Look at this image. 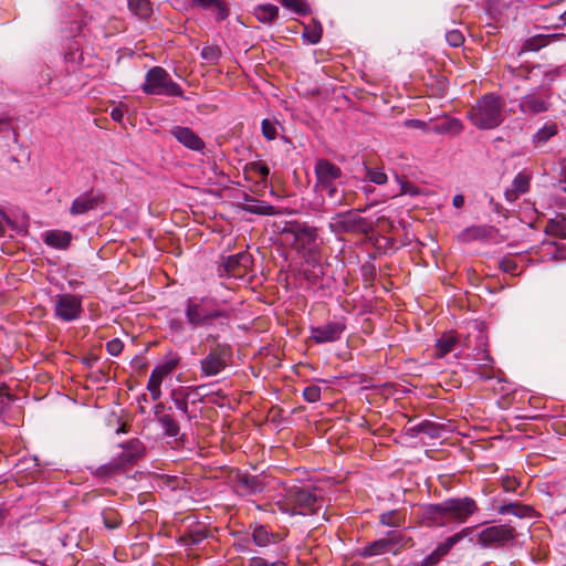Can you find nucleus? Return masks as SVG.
I'll return each mask as SVG.
<instances>
[{
  "mask_svg": "<svg viewBox=\"0 0 566 566\" xmlns=\"http://www.w3.org/2000/svg\"><path fill=\"white\" fill-rule=\"evenodd\" d=\"M504 99L488 93L478 98L475 104L467 112L469 122L481 130H490L499 127L504 122Z\"/></svg>",
  "mask_w": 566,
  "mask_h": 566,
  "instance_id": "obj_1",
  "label": "nucleus"
},
{
  "mask_svg": "<svg viewBox=\"0 0 566 566\" xmlns=\"http://www.w3.org/2000/svg\"><path fill=\"white\" fill-rule=\"evenodd\" d=\"M415 546V541L403 531H389L381 538L375 539L356 551L361 558H370L385 554L399 555L402 551Z\"/></svg>",
  "mask_w": 566,
  "mask_h": 566,
  "instance_id": "obj_2",
  "label": "nucleus"
},
{
  "mask_svg": "<svg viewBox=\"0 0 566 566\" xmlns=\"http://www.w3.org/2000/svg\"><path fill=\"white\" fill-rule=\"evenodd\" d=\"M321 501L316 494L307 489L292 488L287 491L285 499L276 503L281 512L294 514H315L321 507Z\"/></svg>",
  "mask_w": 566,
  "mask_h": 566,
  "instance_id": "obj_3",
  "label": "nucleus"
},
{
  "mask_svg": "<svg viewBox=\"0 0 566 566\" xmlns=\"http://www.w3.org/2000/svg\"><path fill=\"white\" fill-rule=\"evenodd\" d=\"M142 90L147 95L182 96L181 86L161 66H154L146 73Z\"/></svg>",
  "mask_w": 566,
  "mask_h": 566,
  "instance_id": "obj_4",
  "label": "nucleus"
},
{
  "mask_svg": "<svg viewBox=\"0 0 566 566\" xmlns=\"http://www.w3.org/2000/svg\"><path fill=\"white\" fill-rule=\"evenodd\" d=\"M208 342H212L208 354L201 359L200 367L205 376H216L220 374L232 358V349L228 344L217 342V336L209 335Z\"/></svg>",
  "mask_w": 566,
  "mask_h": 566,
  "instance_id": "obj_5",
  "label": "nucleus"
},
{
  "mask_svg": "<svg viewBox=\"0 0 566 566\" xmlns=\"http://www.w3.org/2000/svg\"><path fill=\"white\" fill-rule=\"evenodd\" d=\"M210 301L207 298H201L197 301L196 298H188L186 303V318L187 322L193 326H203L209 324L211 321L229 316L226 310L211 308L209 306Z\"/></svg>",
  "mask_w": 566,
  "mask_h": 566,
  "instance_id": "obj_6",
  "label": "nucleus"
},
{
  "mask_svg": "<svg viewBox=\"0 0 566 566\" xmlns=\"http://www.w3.org/2000/svg\"><path fill=\"white\" fill-rule=\"evenodd\" d=\"M283 239L297 250L305 249L317 239V229L306 223L293 221L287 222L281 231Z\"/></svg>",
  "mask_w": 566,
  "mask_h": 566,
  "instance_id": "obj_7",
  "label": "nucleus"
},
{
  "mask_svg": "<svg viewBox=\"0 0 566 566\" xmlns=\"http://www.w3.org/2000/svg\"><path fill=\"white\" fill-rule=\"evenodd\" d=\"M443 506L449 524H463L479 512L476 501L470 496L448 499L443 501Z\"/></svg>",
  "mask_w": 566,
  "mask_h": 566,
  "instance_id": "obj_8",
  "label": "nucleus"
},
{
  "mask_svg": "<svg viewBox=\"0 0 566 566\" xmlns=\"http://www.w3.org/2000/svg\"><path fill=\"white\" fill-rule=\"evenodd\" d=\"M180 364V356L177 353H168L164 360L157 365L148 379L147 389L154 401L161 397V382L165 377L170 375Z\"/></svg>",
  "mask_w": 566,
  "mask_h": 566,
  "instance_id": "obj_9",
  "label": "nucleus"
},
{
  "mask_svg": "<svg viewBox=\"0 0 566 566\" xmlns=\"http://www.w3.org/2000/svg\"><path fill=\"white\" fill-rule=\"evenodd\" d=\"M83 297L81 295L64 293L54 297V316L61 322H73L83 313Z\"/></svg>",
  "mask_w": 566,
  "mask_h": 566,
  "instance_id": "obj_10",
  "label": "nucleus"
},
{
  "mask_svg": "<svg viewBox=\"0 0 566 566\" xmlns=\"http://www.w3.org/2000/svg\"><path fill=\"white\" fill-rule=\"evenodd\" d=\"M516 531L509 524L493 525L478 534V544L483 548L500 547L514 541Z\"/></svg>",
  "mask_w": 566,
  "mask_h": 566,
  "instance_id": "obj_11",
  "label": "nucleus"
},
{
  "mask_svg": "<svg viewBox=\"0 0 566 566\" xmlns=\"http://www.w3.org/2000/svg\"><path fill=\"white\" fill-rule=\"evenodd\" d=\"M316 185L319 191H326L329 198L336 195L335 181L342 177V170L338 166L327 159H319L315 166Z\"/></svg>",
  "mask_w": 566,
  "mask_h": 566,
  "instance_id": "obj_12",
  "label": "nucleus"
},
{
  "mask_svg": "<svg viewBox=\"0 0 566 566\" xmlns=\"http://www.w3.org/2000/svg\"><path fill=\"white\" fill-rule=\"evenodd\" d=\"M346 329L345 318L328 322L323 326H312L310 328V339L315 344L334 343L342 338Z\"/></svg>",
  "mask_w": 566,
  "mask_h": 566,
  "instance_id": "obj_13",
  "label": "nucleus"
},
{
  "mask_svg": "<svg viewBox=\"0 0 566 566\" xmlns=\"http://www.w3.org/2000/svg\"><path fill=\"white\" fill-rule=\"evenodd\" d=\"M473 532V527H464L460 532L449 536L444 542L440 543L436 549L422 559L420 566H436L451 551V548L469 536Z\"/></svg>",
  "mask_w": 566,
  "mask_h": 566,
  "instance_id": "obj_14",
  "label": "nucleus"
},
{
  "mask_svg": "<svg viewBox=\"0 0 566 566\" xmlns=\"http://www.w3.org/2000/svg\"><path fill=\"white\" fill-rule=\"evenodd\" d=\"M252 263L253 260L249 253L240 252L229 255L219 268V272L223 271L228 276L234 279H243L249 274Z\"/></svg>",
  "mask_w": 566,
  "mask_h": 566,
  "instance_id": "obj_15",
  "label": "nucleus"
},
{
  "mask_svg": "<svg viewBox=\"0 0 566 566\" xmlns=\"http://www.w3.org/2000/svg\"><path fill=\"white\" fill-rule=\"evenodd\" d=\"M366 219L359 217L356 212L349 210L346 212L337 213L333 221L329 223V228L333 232H352V231H366L367 230Z\"/></svg>",
  "mask_w": 566,
  "mask_h": 566,
  "instance_id": "obj_16",
  "label": "nucleus"
},
{
  "mask_svg": "<svg viewBox=\"0 0 566 566\" xmlns=\"http://www.w3.org/2000/svg\"><path fill=\"white\" fill-rule=\"evenodd\" d=\"M233 483L237 493L241 496L260 493L265 488L264 479L262 476L240 471L235 473Z\"/></svg>",
  "mask_w": 566,
  "mask_h": 566,
  "instance_id": "obj_17",
  "label": "nucleus"
},
{
  "mask_svg": "<svg viewBox=\"0 0 566 566\" xmlns=\"http://www.w3.org/2000/svg\"><path fill=\"white\" fill-rule=\"evenodd\" d=\"M105 196L101 191L90 190L75 198L71 205L70 213L78 216L96 209L99 205L104 203Z\"/></svg>",
  "mask_w": 566,
  "mask_h": 566,
  "instance_id": "obj_18",
  "label": "nucleus"
},
{
  "mask_svg": "<svg viewBox=\"0 0 566 566\" xmlns=\"http://www.w3.org/2000/svg\"><path fill=\"white\" fill-rule=\"evenodd\" d=\"M122 452L116 457L127 470L145 454V446L139 439H130L122 446Z\"/></svg>",
  "mask_w": 566,
  "mask_h": 566,
  "instance_id": "obj_19",
  "label": "nucleus"
},
{
  "mask_svg": "<svg viewBox=\"0 0 566 566\" xmlns=\"http://www.w3.org/2000/svg\"><path fill=\"white\" fill-rule=\"evenodd\" d=\"M171 135L185 147L195 150L202 151L206 144L191 128L185 126H175L170 130Z\"/></svg>",
  "mask_w": 566,
  "mask_h": 566,
  "instance_id": "obj_20",
  "label": "nucleus"
},
{
  "mask_svg": "<svg viewBox=\"0 0 566 566\" xmlns=\"http://www.w3.org/2000/svg\"><path fill=\"white\" fill-rule=\"evenodd\" d=\"M422 522L427 526L442 527L449 524L443 502L439 504H429L422 510Z\"/></svg>",
  "mask_w": 566,
  "mask_h": 566,
  "instance_id": "obj_21",
  "label": "nucleus"
},
{
  "mask_svg": "<svg viewBox=\"0 0 566 566\" xmlns=\"http://www.w3.org/2000/svg\"><path fill=\"white\" fill-rule=\"evenodd\" d=\"M548 95L546 98L537 96L535 94H527L521 98L518 107L524 114L536 115L539 113L547 112L549 108Z\"/></svg>",
  "mask_w": 566,
  "mask_h": 566,
  "instance_id": "obj_22",
  "label": "nucleus"
},
{
  "mask_svg": "<svg viewBox=\"0 0 566 566\" xmlns=\"http://www.w3.org/2000/svg\"><path fill=\"white\" fill-rule=\"evenodd\" d=\"M243 174L245 179L255 181L262 188H265L268 185V178L270 175V169L261 160L248 163L244 166Z\"/></svg>",
  "mask_w": 566,
  "mask_h": 566,
  "instance_id": "obj_23",
  "label": "nucleus"
},
{
  "mask_svg": "<svg viewBox=\"0 0 566 566\" xmlns=\"http://www.w3.org/2000/svg\"><path fill=\"white\" fill-rule=\"evenodd\" d=\"M531 177L527 174L518 172L512 181L510 188L504 192L509 202H515L522 195L530 190Z\"/></svg>",
  "mask_w": 566,
  "mask_h": 566,
  "instance_id": "obj_24",
  "label": "nucleus"
},
{
  "mask_svg": "<svg viewBox=\"0 0 566 566\" xmlns=\"http://www.w3.org/2000/svg\"><path fill=\"white\" fill-rule=\"evenodd\" d=\"M482 355L481 360H483V363L478 364L473 373L476 374L481 380H490L493 378L501 379L502 371L494 367V360L490 356L489 350H482Z\"/></svg>",
  "mask_w": 566,
  "mask_h": 566,
  "instance_id": "obj_25",
  "label": "nucleus"
},
{
  "mask_svg": "<svg viewBox=\"0 0 566 566\" xmlns=\"http://www.w3.org/2000/svg\"><path fill=\"white\" fill-rule=\"evenodd\" d=\"M464 129V125L461 119L451 116H444L439 122H437L432 130L442 135L457 136L461 134Z\"/></svg>",
  "mask_w": 566,
  "mask_h": 566,
  "instance_id": "obj_26",
  "label": "nucleus"
},
{
  "mask_svg": "<svg viewBox=\"0 0 566 566\" xmlns=\"http://www.w3.org/2000/svg\"><path fill=\"white\" fill-rule=\"evenodd\" d=\"M564 36V34L558 33L533 35L525 40L522 45V52L538 51L553 42L559 41Z\"/></svg>",
  "mask_w": 566,
  "mask_h": 566,
  "instance_id": "obj_27",
  "label": "nucleus"
},
{
  "mask_svg": "<svg viewBox=\"0 0 566 566\" xmlns=\"http://www.w3.org/2000/svg\"><path fill=\"white\" fill-rule=\"evenodd\" d=\"M126 471L124 464L117 460V458L112 459L108 463L97 467L92 474L104 482L111 480L112 478L122 474Z\"/></svg>",
  "mask_w": 566,
  "mask_h": 566,
  "instance_id": "obj_28",
  "label": "nucleus"
},
{
  "mask_svg": "<svg viewBox=\"0 0 566 566\" xmlns=\"http://www.w3.org/2000/svg\"><path fill=\"white\" fill-rule=\"evenodd\" d=\"M378 521L381 526L400 528L406 523V510L396 509L382 512L379 515Z\"/></svg>",
  "mask_w": 566,
  "mask_h": 566,
  "instance_id": "obj_29",
  "label": "nucleus"
},
{
  "mask_svg": "<svg viewBox=\"0 0 566 566\" xmlns=\"http://www.w3.org/2000/svg\"><path fill=\"white\" fill-rule=\"evenodd\" d=\"M557 133V124L554 122H548L533 135L532 144L535 148H539L543 145H545L551 138L556 136Z\"/></svg>",
  "mask_w": 566,
  "mask_h": 566,
  "instance_id": "obj_30",
  "label": "nucleus"
},
{
  "mask_svg": "<svg viewBox=\"0 0 566 566\" xmlns=\"http://www.w3.org/2000/svg\"><path fill=\"white\" fill-rule=\"evenodd\" d=\"M544 232L552 237L566 239V216L558 213L549 219L545 226Z\"/></svg>",
  "mask_w": 566,
  "mask_h": 566,
  "instance_id": "obj_31",
  "label": "nucleus"
},
{
  "mask_svg": "<svg viewBox=\"0 0 566 566\" xmlns=\"http://www.w3.org/2000/svg\"><path fill=\"white\" fill-rule=\"evenodd\" d=\"M524 259L523 255H506L499 261V268L501 271L513 276L520 275L523 272L521 262H523Z\"/></svg>",
  "mask_w": 566,
  "mask_h": 566,
  "instance_id": "obj_32",
  "label": "nucleus"
},
{
  "mask_svg": "<svg viewBox=\"0 0 566 566\" xmlns=\"http://www.w3.org/2000/svg\"><path fill=\"white\" fill-rule=\"evenodd\" d=\"M252 538L254 544L260 547H265L270 543H274L280 539L277 534L269 531L264 525H258L253 528Z\"/></svg>",
  "mask_w": 566,
  "mask_h": 566,
  "instance_id": "obj_33",
  "label": "nucleus"
},
{
  "mask_svg": "<svg viewBox=\"0 0 566 566\" xmlns=\"http://www.w3.org/2000/svg\"><path fill=\"white\" fill-rule=\"evenodd\" d=\"M247 203L242 206V209L247 212L259 214V216H274L276 210L272 205L255 199H247Z\"/></svg>",
  "mask_w": 566,
  "mask_h": 566,
  "instance_id": "obj_34",
  "label": "nucleus"
},
{
  "mask_svg": "<svg viewBox=\"0 0 566 566\" xmlns=\"http://www.w3.org/2000/svg\"><path fill=\"white\" fill-rule=\"evenodd\" d=\"M499 513L502 515L511 514L517 517H532L534 515V509L530 505L521 503H509L499 507Z\"/></svg>",
  "mask_w": 566,
  "mask_h": 566,
  "instance_id": "obj_35",
  "label": "nucleus"
},
{
  "mask_svg": "<svg viewBox=\"0 0 566 566\" xmlns=\"http://www.w3.org/2000/svg\"><path fill=\"white\" fill-rule=\"evenodd\" d=\"M72 235L66 231H50L45 235V243L56 249H65L70 245Z\"/></svg>",
  "mask_w": 566,
  "mask_h": 566,
  "instance_id": "obj_36",
  "label": "nucleus"
},
{
  "mask_svg": "<svg viewBox=\"0 0 566 566\" xmlns=\"http://www.w3.org/2000/svg\"><path fill=\"white\" fill-rule=\"evenodd\" d=\"M192 4L202 9H216L218 20H224L229 15L228 7L222 0H192Z\"/></svg>",
  "mask_w": 566,
  "mask_h": 566,
  "instance_id": "obj_37",
  "label": "nucleus"
},
{
  "mask_svg": "<svg viewBox=\"0 0 566 566\" xmlns=\"http://www.w3.org/2000/svg\"><path fill=\"white\" fill-rule=\"evenodd\" d=\"M254 15L260 22H273L279 17V8L271 3L259 4L254 8Z\"/></svg>",
  "mask_w": 566,
  "mask_h": 566,
  "instance_id": "obj_38",
  "label": "nucleus"
},
{
  "mask_svg": "<svg viewBox=\"0 0 566 566\" xmlns=\"http://www.w3.org/2000/svg\"><path fill=\"white\" fill-rule=\"evenodd\" d=\"M127 2L130 12L140 19H148L153 13L149 0H127Z\"/></svg>",
  "mask_w": 566,
  "mask_h": 566,
  "instance_id": "obj_39",
  "label": "nucleus"
},
{
  "mask_svg": "<svg viewBox=\"0 0 566 566\" xmlns=\"http://www.w3.org/2000/svg\"><path fill=\"white\" fill-rule=\"evenodd\" d=\"M458 343V337L452 333L443 334L437 342V355L443 357L451 353Z\"/></svg>",
  "mask_w": 566,
  "mask_h": 566,
  "instance_id": "obj_40",
  "label": "nucleus"
},
{
  "mask_svg": "<svg viewBox=\"0 0 566 566\" xmlns=\"http://www.w3.org/2000/svg\"><path fill=\"white\" fill-rule=\"evenodd\" d=\"M158 422L164 429L165 436L175 438L180 433V426L171 413L161 415Z\"/></svg>",
  "mask_w": 566,
  "mask_h": 566,
  "instance_id": "obj_41",
  "label": "nucleus"
},
{
  "mask_svg": "<svg viewBox=\"0 0 566 566\" xmlns=\"http://www.w3.org/2000/svg\"><path fill=\"white\" fill-rule=\"evenodd\" d=\"M103 523L106 528L115 530L122 524V517L117 510L106 507L102 512Z\"/></svg>",
  "mask_w": 566,
  "mask_h": 566,
  "instance_id": "obj_42",
  "label": "nucleus"
},
{
  "mask_svg": "<svg viewBox=\"0 0 566 566\" xmlns=\"http://www.w3.org/2000/svg\"><path fill=\"white\" fill-rule=\"evenodd\" d=\"M207 538V532L205 530H193L185 533L180 541L185 545H197Z\"/></svg>",
  "mask_w": 566,
  "mask_h": 566,
  "instance_id": "obj_43",
  "label": "nucleus"
},
{
  "mask_svg": "<svg viewBox=\"0 0 566 566\" xmlns=\"http://www.w3.org/2000/svg\"><path fill=\"white\" fill-rule=\"evenodd\" d=\"M283 7L291 9L292 11L305 15L310 12L306 0H281Z\"/></svg>",
  "mask_w": 566,
  "mask_h": 566,
  "instance_id": "obj_44",
  "label": "nucleus"
},
{
  "mask_svg": "<svg viewBox=\"0 0 566 566\" xmlns=\"http://www.w3.org/2000/svg\"><path fill=\"white\" fill-rule=\"evenodd\" d=\"M276 120L263 119L261 124L262 135L268 140H274L277 137Z\"/></svg>",
  "mask_w": 566,
  "mask_h": 566,
  "instance_id": "obj_45",
  "label": "nucleus"
},
{
  "mask_svg": "<svg viewBox=\"0 0 566 566\" xmlns=\"http://www.w3.org/2000/svg\"><path fill=\"white\" fill-rule=\"evenodd\" d=\"M220 55L221 51L217 45H207L203 46L201 50L202 59L210 63H216L219 60Z\"/></svg>",
  "mask_w": 566,
  "mask_h": 566,
  "instance_id": "obj_46",
  "label": "nucleus"
},
{
  "mask_svg": "<svg viewBox=\"0 0 566 566\" xmlns=\"http://www.w3.org/2000/svg\"><path fill=\"white\" fill-rule=\"evenodd\" d=\"M303 397L307 402H317L321 399V387L317 385H310L304 388Z\"/></svg>",
  "mask_w": 566,
  "mask_h": 566,
  "instance_id": "obj_47",
  "label": "nucleus"
},
{
  "mask_svg": "<svg viewBox=\"0 0 566 566\" xmlns=\"http://www.w3.org/2000/svg\"><path fill=\"white\" fill-rule=\"evenodd\" d=\"M368 179L377 185H384L387 182V175L382 169L379 168H367Z\"/></svg>",
  "mask_w": 566,
  "mask_h": 566,
  "instance_id": "obj_48",
  "label": "nucleus"
},
{
  "mask_svg": "<svg viewBox=\"0 0 566 566\" xmlns=\"http://www.w3.org/2000/svg\"><path fill=\"white\" fill-rule=\"evenodd\" d=\"M446 40L449 43V45H451L453 48H458V46L463 44L464 36L461 33V31H459V30H451V31L447 32Z\"/></svg>",
  "mask_w": 566,
  "mask_h": 566,
  "instance_id": "obj_49",
  "label": "nucleus"
},
{
  "mask_svg": "<svg viewBox=\"0 0 566 566\" xmlns=\"http://www.w3.org/2000/svg\"><path fill=\"white\" fill-rule=\"evenodd\" d=\"M501 485L506 492H516L517 488L521 485V482L515 476H503L501 479Z\"/></svg>",
  "mask_w": 566,
  "mask_h": 566,
  "instance_id": "obj_50",
  "label": "nucleus"
},
{
  "mask_svg": "<svg viewBox=\"0 0 566 566\" xmlns=\"http://www.w3.org/2000/svg\"><path fill=\"white\" fill-rule=\"evenodd\" d=\"M106 350L112 356H118L124 348V343L119 338H113L105 345Z\"/></svg>",
  "mask_w": 566,
  "mask_h": 566,
  "instance_id": "obj_51",
  "label": "nucleus"
},
{
  "mask_svg": "<svg viewBox=\"0 0 566 566\" xmlns=\"http://www.w3.org/2000/svg\"><path fill=\"white\" fill-rule=\"evenodd\" d=\"M304 36L312 44L318 43L321 41V38H322V28H321V25H315L311 30L306 29L305 32H304Z\"/></svg>",
  "mask_w": 566,
  "mask_h": 566,
  "instance_id": "obj_52",
  "label": "nucleus"
},
{
  "mask_svg": "<svg viewBox=\"0 0 566 566\" xmlns=\"http://www.w3.org/2000/svg\"><path fill=\"white\" fill-rule=\"evenodd\" d=\"M248 566H286V565H285V563L280 562V560L270 563L265 558L256 556V557L250 558Z\"/></svg>",
  "mask_w": 566,
  "mask_h": 566,
  "instance_id": "obj_53",
  "label": "nucleus"
},
{
  "mask_svg": "<svg viewBox=\"0 0 566 566\" xmlns=\"http://www.w3.org/2000/svg\"><path fill=\"white\" fill-rule=\"evenodd\" d=\"M124 113L125 112L122 106L114 107L111 112V118L117 123H122Z\"/></svg>",
  "mask_w": 566,
  "mask_h": 566,
  "instance_id": "obj_54",
  "label": "nucleus"
},
{
  "mask_svg": "<svg viewBox=\"0 0 566 566\" xmlns=\"http://www.w3.org/2000/svg\"><path fill=\"white\" fill-rule=\"evenodd\" d=\"M169 327L175 333H182L184 332V323L180 319H171L169 322Z\"/></svg>",
  "mask_w": 566,
  "mask_h": 566,
  "instance_id": "obj_55",
  "label": "nucleus"
},
{
  "mask_svg": "<svg viewBox=\"0 0 566 566\" xmlns=\"http://www.w3.org/2000/svg\"><path fill=\"white\" fill-rule=\"evenodd\" d=\"M176 407L184 413L188 412V402L185 398H175Z\"/></svg>",
  "mask_w": 566,
  "mask_h": 566,
  "instance_id": "obj_56",
  "label": "nucleus"
},
{
  "mask_svg": "<svg viewBox=\"0 0 566 566\" xmlns=\"http://www.w3.org/2000/svg\"><path fill=\"white\" fill-rule=\"evenodd\" d=\"M406 124L409 127L419 128V129H426V127H427V124L420 119H411V120H408Z\"/></svg>",
  "mask_w": 566,
  "mask_h": 566,
  "instance_id": "obj_57",
  "label": "nucleus"
},
{
  "mask_svg": "<svg viewBox=\"0 0 566 566\" xmlns=\"http://www.w3.org/2000/svg\"><path fill=\"white\" fill-rule=\"evenodd\" d=\"M9 387L7 384H0V403L3 401V398L12 399V396L9 394Z\"/></svg>",
  "mask_w": 566,
  "mask_h": 566,
  "instance_id": "obj_58",
  "label": "nucleus"
},
{
  "mask_svg": "<svg viewBox=\"0 0 566 566\" xmlns=\"http://www.w3.org/2000/svg\"><path fill=\"white\" fill-rule=\"evenodd\" d=\"M154 413H155L157 421L160 419L161 415H169L168 412H166L165 405L161 402H159L155 406Z\"/></svg>",
  "mask_w": 566,
  "mask_h": 566,
  "instance_id": "obj_59",
  "label": "nucleus"
},
{
  "mask_svg": "<svg viewBox=\"0 0 566 566\" xmlns=\"http://www.w3.org/2000/svg\"><path fill=\"white\" fill-rule=\"evenodd\" d=\"M452 203L455 208H462L464 205V197L462 195H455L453 197Z\"/></svg>",
  "mask_w": 566,
  "mask_h": 566,
  "instance_id": "obj_60",
  "label": "nucleus"
},
{
  "mask_svg": "<svg viewBox=\"0 0 566 566\" xmlns=\"http://www.w3.org/2000/svg\"><path fill=\"white\" fill-rule=\"evenodd\" d=\"M565 24H566V10L558 15V22L557 23H552L551 27L552 28H559V27L565 25Z\"/></svg>",
  "mask_w": 566,
  "mask_h": 566,
  "instance_id": "obj_61",
  "label": "nucleus"
},
{
  "mask_svg": "<svg viewBox=\"0 0 566 566\" xmlns=\"http://www.w3.org/2000/svg\"><path fill=\"white\" fill-rule=\"evenodd\" d=\"M10 128V120L8 118H0V133L9 130Z\"/></svg>",
  "mask_w": 566,
  "mask_h": 566,
  "instance_id": "obj_62",
  "label": "nucleus"
},
{
  "mask_svg": "<svg viewBox=\"0 0 566 566\" xmlns=\"http://www.w3.org/2000/svg\"><path fill=\"white\" fill-rule=\"evenodd\" d=\"M560 177L562 181L566 182V158H563L560 161Z\"/></svg>",
  "mask_w": 566,
  "mask_h": 566,
  "instance_id": "obj_63",
  "label": "nucleus"
},
{
  "mask_svg": "<svg viewBox=\"0 0 566 566\" xmlns=\"http://www.w3.org/2000/svg\"><path fill=\"white\" fill-rule=\"evenodd\" d=\"M563 2H564V0H555V1L551 2V3H549V4H547V6H543V7H542V9H543L544 11H547V10H549V9H552V8L556 7V6L562 4Z\"/></svg>",
  "mask_w": 566,
  "mask_h": 566,
  "instance_id": "obj_64",
  "label": "nucleus"
}]
</instances>
